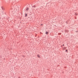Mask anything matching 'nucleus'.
Masks as SVG:
<instances>
[{
	"label": "nucleus",
	"instance_id": "nucleus-1",
	"mask_svg": "<svg viewBox=\"0 0 78 78\" xmlns=\"http://www.w3.org/2000/svg\"><path fill=\"white\" fill-rule=\"evenodd\" d=\"M27 16H28V13H27V12H26L25 13V17H27Z\"/></svg>",
	"mask_w": 78,
	"mask_h": 78
},
{
	"label": "nucleus",
	"instance_id": "nucleus-2",
	"mask_svg": "<svg viewBox=\"0 0 78 78\" xmlns=\"http://www.w3.org/2000/svg\"><path fill=\"white\" fill-rule=\"evenodd\" d=\"M46 34H48V31H46L45 32Z\"/></svg>",
	"mask_w": 78,
	"mask_h": 78
},
{
	"label": "nucleus",
	"instance_id": "nucleus-3",
	"mask_svg": "<svg viewBox=\"0 0 78 78\" xmlns=\"http://www.w3.org/2000/svg\"><path fill=\"white\" fill-rule=\"evenodd\" d=\"M37 56L38 58H41V57H40V56H39V55H37Z\"/></svg>",
	"mask_w": 78,
	"mask_h": 78
},
{
	"label": "nucleus",
	"instance_id": "nucleus-4",
	"mask_svg": "<svg viewBox=\"0 0 78 78\" xmlns=\"http://www.w3.org/2000/svg\"><path fill=\"white\" fill-rule=\"evenodd\" d=\"M67 53H68V49H67L65 51Z\"/></svg>",
	"mask_w": 78,
	"mask_h": 78
},
{
	"label": "nucleus",
	"instance_id": "nucleus-5",
	"mask_svg": "<svg viewBox=\"0 0 78 78\" xmlns=\"http://www.w3.org/2000/svg\"><path fill=\"white\" fill-rule=\"evenodd\" d=\"M1 8H2V10H4V9H4L3 7H2Z\"/></svg>",
	"mask_w": 78,
	"mask_h": 78
},
{
	"label": "nucleus",
	"instance_id": "nucleus-6",
	"mask_svg": "<svg viewBox=\"0 0 78 78\" xmlns=\"http://www.w3.org/2000/svg\"><path fill=\"white\" fill-rule=\"evenodd\" d=\"M28 9H29V8H27L26 9V10H28Z\"/></svg>",
	"mask_w": 78,
	"mask_h": 78
},
{
	"label": "nucleus",
	"instance_id": "nucleus-7",
	"mask_svg": "<svg viewBox=\"0 0 78 78\" xmlns=\"http://www.w3.org/2000/svg\"><path fill=\"white\" fill-rule=\"evenodd\" d=\"M75 15L76 16H77L78 15V14L76 13H75Z\"/></svg>",
	"mask_w": 78,
	"mask_h": 78
},
{
	"label": "nucleus",
	"instance_id": "nucleus-8",
	"mask_svg": "<svg viewBox=\"0 0 78 78\" xmlns=\"http://www.w3.org/2000/svg\"><path fill=\"white\" fill-rule=\"evenodd\" d=\"M66 48H63V50H66Z\"/></svg>",
	"mask_w": 78,
	"mask_h": 78
},
{
	"label": "nucleus",
	"instance_id": "nucleus-9",
	"mask_svg": "<svg viewBox=\"0 0 78 78\" xmlns=\"http://www.w3.org/2000/svg\"><path fill=\"white\" fill-rule=\"evenodd\" d=\"M58 34H59V35H61V33H58Z\"/></svg>",
	"mask_w": 78,
	"mask_h": 78
},
{
	"label": "nucleus",
	"instance_id": "nucleus-10",
	"mask_svg": "<svg viewBox=\"0 0 78 78\" xmlns=\"http://www.w3.org/2000/svg\"><path fill=\"white\" fill-rule=\"evenodd\" d=\"M28 11V10H25V12H27Z\"/></svg>",
	"mask_w": 78,
	"mask_h": 78
},
{
	"label": "nucleus",
	"instance_id": "nucleus-11",
	"mask_svg": "<svg viewBox=\"0 0 78 78\" xmlns=\"http://www.w3.org/2000/svg\"><path fill=\"white\" fill-rule=\"evenodd\" d=\"M62 46H63L64 47V44H63Z\"/></svg>",
	"mask_w": 78,
	"mask_h": 78
},
{
	"label": "nucleus",
	"instance_id": "nucleus-12",
	"mask_svg": "<svg viewBox=\"0 0 78 78\" xmlns=\"http://www.w3.org/2000/svg\"><path fill=\"white\" fill-rule=\"evenodd\" d=\"M75 19H76V17H75Z\"/></svg>",
	"mask_w": 78,
	"mask_h": 78
},
{
	"label": "nucleus",
	"instance_id": "nucleus-13",
	"mask_svg": "<svg viewBox=\"0 0 78 78\" xmlns=\"http://www.w3.org/2000/svg\"><path fill=\"white\" fill-rule=\"evenodd\" d=\"M34 8H35V6H34Z\"/></svg>",
	"mask_w": 78,
	"mask_h": 78
}]
</instances>
